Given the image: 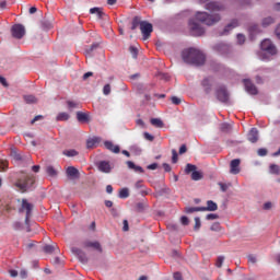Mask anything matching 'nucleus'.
<instances>
[{
	"label": "nucleus",
	"instance_id": "obj_1",
	"mask_svg": "<svg viewBox=\"0 0 280 280\" xmlns=\"http://www.w3.org/2000/svg\"><path fill=\"white\" fill-rule=\"evenodd\" d=\"M182 60L189 65L202 66L206 62V56L199 49L188 48L182 51Z\"/></svg>",
	"mask_w": 280,
	"mask_h": 280
},
{
	"label": "nucleus",
	"instance_id": "obj_26",
	"mask_svg": "<svg viewBox=\"0 0 280 280\" xmlns=\"http://www.w3.org/2000/svg\"><path fill=\"white\" fill-rule=\"evenodd\" d=\"M78 174H79V171H78L75 167L69 166V167L67 168V176H68V177H77Z\"/></svg>",
	"mask_w": 280,
	"mask_h": 280
},
{
	"label": "nucleus",
	"instance_id": "obj_55",
	"mask_svg": "<svg viewBox=\"0 0 280 280\" xmlns=\"http://www.w3.org/2000/svg\"><path fill=\"white\" fill-rule=\"evenodd\" d=\"M12 156L15 161H22V155L20 153L12 152Z\"/></svg>",
	"mask_w": 280,
	"mask_h": 280
},
{
	"label": "nucleus",
	"instance_id": "obj_46",
	"mask_svg": "<svg viewBox=\"0 0 280 280\" xmlns=\"http://www.w3.org/2000/svg\"><path fill=\"white\" fill-rule=\"evenodd\" d=\"M257 154L259 156H266L268 154V150L266 148H260L257 150Z\"/></svg>",
	"mask_w": 280,
	"mask_h": 280
},
{
	"label": "nucleus",
	"instance_id": "obj_10",
	"mask_svg": "<svg viewBox=\"0 0 280 280\" xmlns=\"http://www.w3.org/2000/svg\"><path fill=\"white\" fill-rule=\"evenodd\" d=\"M205 8L211 13L223 12L224 10H226V8L222 3L215 1L208 2Z\"/></svg>",
	"mask_w": 280,
	"mask_h": 280
},
{
	"label": "nucleus",
	"instance_id": "obj_19",
	"mask_svg": "<svg viewBox=\"0 0 280 280\" xmlns=\"http://www.w3.org/2000/svg\"><path fill=\"white\" fill-rule=\"evenodd\" d=\"M105 148L109 152H114L115 154H118L120 152V147L118 144H113V142H110V141L105 142Z\"/></svg>",
	"mask_w": 280,
	"mask_h": 280
},
{
	"label": "nucleus",
	"instance_id": "obj_28",
	"mask_svg": "<svg viewBox=\"0 0 280 280\" xmlns=\"http://www.w3.org/2000/svg\"><path fill=\"white\" fill-rule=\"evenodd\" d=\"M57 249V245H46L43 247L45 254L51 255Z\"/></svg>",
	"mask_w": 280,
	"mask_h": 280
},
{
	"label": "nucleus",
	"instance_id": "obj_12",
	"mask_svg": "<svg viewBox=\"0 0 280 280\" xmlns=\"http://www.w3.org/2000/svg\"><path fill=\"white\" fill-rule=\"evenodd\" d=\"M242 164V160L240 159H233L232 162H230V174L237 175L240 173V165Z\"/></svg>",
	"mask_w": 280,
	"mask_h": 280
},
{
	"label": "nucleus",
	"instance_id": "obj_29",
	"mask_svg": "<svg viewBox=\"0 0 280 280\" xmlns=\"http://www.w3.org/2000/svg\"><path fill=\"white\" fill-rule=\"evenodd\" d=\"M150 122H151V125L155 126L156 128L164 127V122L160 118H151Z\"/></svg>",
	"mask_w": 280,
	"mask_h": 280
},
{
	"label": "nucleus",
	"instance_id": "obj_24",
	"mask_svg": "<svg viewBox=\"0 0 280 280\" xmlns=\"http://www.w3.org/2000/svg\"><path fill=\"white\" fill-rule=\"evenodd\" d=\"M142 22L145 21H141L140 16H135L132 19L131 31H136L139 26L141 27Z\"/></svg>",
	"mask_w": 280,
	"mask_h": 280
},
{
	"label": "nucleus",
	"instance_id": "obj_43",
	"mask_svg": "<svg viewBox=\"0 0 280 280\" xmlns=\"http://www.w3.org/2000/svg\"><path fill=\"white\" fill-rule=\"evenodd\" d=\"M129 51H130L132 58L137 59V57H138V49L136 47H133V46H130L129 47Z\"/></svg>",
	"mask_w": 280,
	"mask_h": 280
},
{
	"label": "nucleus",
	"instance_id": "obj_17",
	"mask_svg": "<svg viewBox=\"0 0 280 280\" xmlns=\"http://www.w3.org/2000/svg\"><path fill=\"white\" fill-rule=\"evenodd\" d=\"M97 167H98V171H101L102 173H106V174H109L112 171L110 164L107 161L98 162Z\"/></svg>",
	"mask_w": 280,
	"mask_h": 280
},
{
	"label": "nucleus",
	"instance_id": "obj_50",
	"mask_svg": "<svg viewBox=\"0 0 280 280\" xmlns=\"http://www.w3.org/2000/svg\"><path fill=\"white\" fill-rule=\"evenodd\" d=\"M180 223L183 226H188L189 225V220L187 217H180Z\"/></svg>",
	"mask_w": 280,
	"mask_h": 280
},
{
	"label": "nucleus",
	"instance_id": "obj_63",
	"mask_svg": "<svg viewBox=\"0 0 280 280\" xmlns=\"http://www.w3.org/2000/svg\"><path fill=\"white\" fill-rule=\"evenodd\" d=\"M174 279H175V280H183L182 273H180V272H175V273H174Z\"/></svg>",
	"mask_w": 280,
	"mask_h": 280
},
{
	"label": "nucleus",
	"instance_id": "obj_6",
	"mask_svg": "<svg viewBox=\"0 0 280 280\" xmlns=\"http://www.w3.org/2000/svg\"><path fill=\"white\" fill-rule=\"evenodd\" d=\"M34 210V205L28 203V201L26 199H22L21 201V208L19 209V212H24L26 211V224L30 221V218L32 215V211Z\"/></svg>",
	"mask_w": 280,
	"mask_h": 280
},
{
	"label": "nucleus",
	"instance_id": "obj_33",
	"mask_svg": "<svg viewBox=\"0 0 280 280\" xmlns=\"http://www.w3.org/2000/svg\"><path fill=\"white\" fill-rule=\"evenodd\" d=\"M24 102H26L27 104H36L37 103V98L34 95H26L23 96Z\"/></svg>",
	"mask_w": 280,
	"mask_h": 280
},
{
	"label": "nucleus",
	"instance_id": "obj_20",
	"mask_svg": "<svg viewBox=\"0 0 280 280\" xmlns=\"http://www.w3.org/2000/svg\"><path fill=\"white\" fill-rule=\"evenodd\" d=\"M77 120L79 122H89L90 121V115L83 112L77 113Z\"/></svg>",
	"mask_w": 280,
	"mask_h": 280
},
{
	"label": "nucleus",
	"instance_id": "obj_41",
	"mask_svg": "<svg viewBox=\"0 0 280 280\" xmlns=\"http://www.w3.org/2000/svg\"><path fill=\"white\" fill-rule=\"evenodd\" d=\"M200 228H201L200 218H199V217H195V226H194V230H195V231H199Z\"/></svg>",
	"mask_w": 280,
	"mask_h": 280
},
{
	"label": "nucleus",
	"instance_id": "obj_45",
	"mask_svg": "<svg viewBox=\"0 0 280 280\" xmlns=\"http://www.w3.org/2000/svg\"><path fill=\"white\" fill-rule=\"evenodd\" d=\"M171 101H172V104L175 105V106H179L182 104V98L176 97V96H173L171 98Z\"/></svg>",
	"mask_w": 280,
	"mask_h": 280
},
{
	"label": "nucleus",
	"instance_id": "obj_9",
	"mask_svg": "<svg viewBox=\"0 0 280 280\" xmlns=\"http://www.w3.org/2000/svg\"><path fill=\"white\" fill-rule=\"evenodd\" d=\"M140 30L143 36V40H148L151 37V34L153 33V25L144 21L141 23Z\"/></svg>",
	"mask_w": 280,
	"mask_h": 280
},
{
	"label": "nucleus",
	"instance_id": "obj_57",
	"mask_svg": "<svg viewBox=\"0 0 280 280\" xmlns=\"http://www.w3.org/2000/svg\"><path fill=\"white\" fill-rule=\"evenodd\" d=\"M217 219H219L218 214L210 213V214L207 215V220H209V221L217 220Z\"/></svg>",
	"mask_w": 280,
	"mask_h": 280
},
{
	"label": "nucleus",
	"instance_id": "obj_23",
	"mask_svg": "<svg viewBox=\"0 0 280 280\" xmlns=\"http://www.w3.org/2000/svg\"><path fill=\"white\" fill-rule=\"evenodd\" d=\"M91 14H95L97 19H104L105 13L102 8L90 9Z\"/></svg>",
	"mask_w": 280,
	"mask_h": 280
},
{
	"label": "nucleus",
	"instance_id": "obj_56",
	"mask_svg": "<svg viewBox=\"0 0 280 280\" xmlns=\"http://www.w3.org/2000/svg\"><path fill=\"white\" fill-rule=\"evenodd\" d=\"M219 186L222 192H226L229 189V186L226 184L219 183Z\"/></svg>",
	"mask_w": 280,
	"mask_h": 280
},
{
	"label": "nucleus",
	"instance_id": "obj_31",
	"mask_svg": "<svg viewBox=\"0 0 280 280\" xmlns=\"http://www.w3.org/2000/svg\"><path fill=\"white\" fill-rule=\"evenodd\" d=\"M130 196V191L128 188H120V191L118 194V197H120V199H126Z\"/></svg>",
	"mask_w": 280,
	"mask_h": 280
},
{
	"label": "nucleus",
	"instance_id": "obj_3",
	"mask_svg": "<svg viewBox=\"0 0 280 280\" xmlns=\"http://www.w3.org/2000/svg\"><path fill=\"white\" fill-rule=\"evenodd\" d=\"M35 183L36 177L32 174H27L23 178L16 180L15 187H18L22 194H25Z\"/></svg>",
	"mask_w": 280,
	"mask_h": 280
},
{
	"label": "nucleus",
	"instance_id": "obj_35",
	"mask_svg": "<svg viewBox=\"0 0 280 280\" xmlns=\"http://www.w3.org/2000/svg\"><path fill=\"white\" fill-rule=\"evenodd\" d=\"M202 86L205 88L207 93L211 92V80L210 79H205L202 81Z\"/></svg>",
	"mask_w": 280,
	"mask_h": 280
},
{
	"label": "nucleus",
	"instance_id": "obj_13",
	"mask_svg": "<svg viewBox=\"0 0 280 280\" xmlns=\"http://www.w3.org/2000/svg\"><path fill=\"white\" fill-rule=\"evenodd\" d=\"M243 82H244L246 93H249L252 95L258 94V89L257 86L254 85V83H252L249 80H244Z\"/></svg>",
	"mask_w": 280,
	"mask_h": 280
},
{
	"label": "nucleus",
	"instance_id": "obj_25",
	"mask_svg": "<svg viewBox=\"0 0 280 280\" xmlns=\"http://www.w3.org/2000/svg\"><path fill=\"white\" fill-rule=\"evenodd\" d=\"M85 246L86 247H92V248L96 249L97 252L103 253V248H102L100 242H88L85 244Z\"/></svg>",
	"mask_w": 280,
	"mask_h": 280
},
{
	"label": "nucleus",
	"instance_id": "obj_42",
	"mask_svg": "<svg viewBox=\"0 0 280 280\" xmlns=\"http://www.w3.org/2000/svg\"><path fill=\"white\" fill-rule=\"evenodd\" d=\"M221 130L223 132H230L232 130V127H231V125L224 122V124L221 125Z\"/></svg>",
	"mask_w": 280,
	"mask_h": 280
},
{
	"label": "nucleus",
	"instance_id": "obj_22",
	"mask_svg": "<svg viewBox=\"0 0 280 280\" xmlns=\"http://www.w3.org/2000/svg\"><path fill=\"white\" fill-rule=\"evenodd\" d=\"M127 167H129L130 170H133L136 173H140V174H142L144 172L141 166L136 165L135 162H132V161H127Z\"/></svg>",
	"mask_w": 280,
	"mask_h": 280
},
{
	"label": "nucleus",
	"instance_id": "obj_37",
	"mask_svg": "<svg viewBox=\"0 0 280 280\" xmlns=\"http://www.w3.org/2000/svg\"><path fill=\"white\" fill-rule=\"evenodd\" d=\"M198 211H202V207H187L186 208L187 213H194V212H198Z\"/></svg>",
	"mask_w": 280,
	"mask_h": 280
},
{
	"label": "nucleus",
	"instance_id": "obj_30",
	"mask_svg": "<svg viewBox=\"0 0 280 280\" xmlns=\"http://www.w3.org/2000/svg\"><path fill=\"white\" fill-rule=\"evenodd\" d=\"M63 155L68 156V158H74L79 154V152L74 149H70V150H65L62 152Z\"/></svg>",
	"mask_w": 280,
	"mask_h": 280
},
{
	"label": "nucleus",
	"instance_id": "obj_21",
	"mask_svg": "<svg viewBox=\"0 0 280 280\" xmlns=\"http://www.w3.org/2000/svg\"><path fill=\"white\" fill-rule=\"evenodd\" d=\"M202 211H218V205L212 200L207 201V207H201Z\"/></svg>",
	"mask_w": 280,
	"mask_h": 280
},
{
	"label": "nucleus",
	"instance_id": "obj_15",
	"mask_svg": "<svg viewBox=\"0 0 280 280\" xmlns=\"http://www.w3.org/2000/svg\"><path fill=\"white\" fill-rule=\"evenodd\" d=\"M238 21L237 20H232L229 24L225 25L223 32L220 34L221 36L230 34L234 28L238 26Z\"/></svg>",
	"mask_w": 280,
	"mask_h": 280
},
{
	"label": "nucleus",
	"instance_id": "obj_11",
	"mask_svg": "<svg viewBox=\"0 0 280 280\" xmlns=\"http://www.w3.org/2000/svg\"><path fill=\"white\" fill-rule=\"evenodd\" d=\"M213 49L217 50L222 56H228L231 52V46L225 43H219L214 45Z\"/></svg>",
	"mask_w": 280,
	"mask_h": 280
},
{
	"label": "nucleus",
	"instance_id": "obj_44",
	"mask_svg": "<svg viewBox=\"0 0 280 280\" xmlns=\"http://www.w3.org/2000/svg\"><path fill=\"white\" fill-rule=\"evenodd\" d=\"M42 26L44 31H48L52 28V24L47 21L42 22Z\"/></svg>",
	"mask_w": 280,
	"mask_h": 280
},
{
	"label": "nucleus",
	"instance_id": "obj_34",
	"mask_svg": "<svg viewBox=\"0 0 280 280\" xmlns=\"http://www.w3.org/2000/svg\"><path fill=\"white\" fill-rule=\"evenodd\" d=\"M70 119V115L67 113H60L57 115V121H68Z\"/></svg>",
	"mask_w": 280,
	"mask_h": 280
},
{
	"label": "nucleus",
	"instance_id": "obj_39",
	"mask_svg": "<svg viewBox=\"0 0 280 280\" xmlns=\"http://www.w3.org/2000/svg\"><path fill=\"white\" fill-rule=\"evenodd\" d=\"M68 108L71 110L73 108H79V103L74 101H67Z\"/></svg>",
	"mask_w": 280,
	"mask_h": 280
},
{
	"label": "nucleus",
	"instance_id": "obj_53",
	"mask_svg": "<svg viewBox=\"0 0 280 280\" xmlns=\"http://www.w3.org/2000/svg\"><path fill=\"white\" fill-rule=\"evenodd\" d=\"M110 93V85L107 83V85L103 86V94L108 95Z\"/></svg>",
	"mask_w": 280,
	"mask_h": 280
},
{
	"label": "nucleus",
	"instance_id": "obj_2",
	"mask_svg": "<svg viewBox=\"0 0 280 280\" xmlns=\"http://www.w3.org/2000/svg\"><path fill=\"white\" fill-rule=\"evenodd\" d=\"M195 20L203 23L207 26H213L214 24L221 21V15L219 13L209 14V12H206V11L203 12L198 11L195 14Z\"/></svg>",
	"mask_w": 280,
	"mask_h": 280
},
{
	"label": "nucleus",
	"instance_id": "obj_18",
	"mask_svg": "<svg viewBox=\"0 0 280 280\" xmlns=\"http://www.w3.org/2000/svg\"><path fill=\"white\" fill-rule=\"evenodd\" d=\"M102 139L100 137H93L89 140H86V149H93L96 148L101 143Z\"/></svg>",
	"mask_w": 280,
	"mask_h": 280
},
{
	"label": "nucleus",
	"instance_id": "obj_4",
	"mask_svg": "<svg viewBox=\"0 0 280 280\" xmlns=\"http://www.w3.org/2000/svg\"><path fill=\"white\" fill-rule=\"evenodd\" d=\"M214 95L217 96L220 103H229L230 101V94L228 92L226 86L224 85H220Z\"/></svg>",
	"mask_w": 280,
	"mask_h": 280
},
{
	"label": "nucleus",
	"instance_id": "obj_60",
	"mask_svg": "<svg viewBox=\"0 0 280 280\" xmlns=\"http://www.w3.org/2000/svg\"><path fill=\"white\" fill-rule=\"evenodd\" d=\"M163 168L166 173H170L172 171V167L168 163H163Z\"/></svg>",
	"mask_w": 280,
	"mask_h": 280
},
{
	"label": "nucleus",
	"instance_id": "obj_16",
	"mask_svg": "<svg viewBox=\"0 0 280 280\" xmlns=\"http://www.w3.org/2000/svg\"><path fill=\"white\" fill-rule=\"evenodd\" d=\"M247 140L252 143H256L259 140V130L257 128H253L249 133H247Z\"/></svg>",
	"mask_w": 280,
	"mask_h": 280
},
{
	"label": "nucleus",
	"instance_id": "obj_27",
	"mask_svg": "<svg viewBox=\"0 0 280 280\" xmlns=\"http://www.w3.org/2000/svg\"><path fill=\"white\" fill-rule=\"evenodd\" d=\"M269 172L273 175H280V166L278 164H270Z\"/></svg>",
	"mask_w": 280,
	"mask_h": 280
},
{
	"label": "nucleus",
	"instance_id": "obj_7",
	"mask_svg": "<svg viewBox=\"0 0 280 280\" xmlns=\"http://www.w3.org/2000/svg\"><path fill=\"white\" fill-rule=\"evenodd\" d=\"M25 26L23 24H14L11 27V34L15 39H22L25 35Z\"/></svg>",
	"mask_w": 280,
	"mask_h": 280
},
{
	"label": "nucleus",
	"instance_id": "obj_40",
	"mask_svg": "<svg viewBox=\"0 0 280 280\" xmlns=\"http://www.w3.org/2000/svg\"><path fill=\"white\" fill-rule=\"evenodd\" d=\"M196 170H197V166L194 165V164H187V166H186V173L187 174H189L191 172L195 173V172H197Z\"/></svg>",
	"mask_w": 280,
	"mask_h": 280
},
{
	"label": "nucleus",
	"instance_id": "obj_62",
	"mask_svg": "<svg viewBox=\"0 0 280 280\" xmlns=\"http://www.w3.org/2000/svg\"><path fill=\"white\" fill-rule=\"evenodd\" d=\"M187 152V147L186 144H182L180 148H179V154H184Z\"/></svg>",
	"mask_w": 280,
	"mask_h": 280
},
{
	"label": "nucleus",
	"instance_id": "obj_38",
	"mask_svg": "<svg viewBox=\"0 0 280 280\" xmlns=\"http://www.w3.org/2000/svg\"><path fill=\"white\" fill-rule=\"evenodd\" d=\"M191 179L192 180H201L202 179V173H199V172H192L191 173Z\"/></svg>",
	"mask_w": 280,
	"mask_h": 280
},
{
	"label": "nucleus",
	"instance_id": "obj_61",
	"mask_svg": "<svg viewBox=\"0 0 280 280\" xmlns=\"http://www.w3.org/2000/svg\"><path fill=\"white\" fill-rule=\"evenodd\" d=\"M275 34H276V37L278 39H280V24L277 25L276 30H275Z\"/></svg>",
	"mask_w": 280,
	"mask_h": 280
},
{
	"label": "nucleus",
	"instance_id": "obj_58",
	"mask_svg": "<svg viewBox=\"0 0 280 280\" xmlns=\"http://www.w3.org/2000/svg\"><path fill=\"white\" fill-rule=\"evenodd\" d=\"M0 83L4 86V88H8L9 86V83L7 82V79L4 77H1L0 75Z\"/></svg>",
	"mask_w": 280,
	"mask_h": 280
},
{
	"label": "nucleus",
	"instance_id": "obj_48",
	"mask_svg": "<svg viewBox=\"0 0 280 280\" xmlns=\"http://www.w3.org/2000/svg\"><path fill=\"white\" fill-rule=\"evenodd\" d=\"M245 40H246L245 35H243V34L237 35V42L240 45H244Z\"/></svg>",
	"mask_w": 280,
	"mask_h": 280
},
{
	"label": "nucleus",
	"instance_id": "obj_14",
	"mask_svg": "<svg viewBox=\"0 0 280 280\" xmlns=\"http://www.w3.org/2000/svg\"><path fill=\"white\" fill-rule=\"evenodd\" d=\"M71 252H72V254H74V255L78 256L79 260H80L82 264H86V262H88L86 254H85L82 249H80V248H78V247H72V248H71Z\"/></svg>",
	"mask_w": 280,
	"mask_h": 280
},
{
	"label": "nucleus",
	"instance_id": "obj_49",
	"mask_svg": "<svg viewBox=\"0 0 280 280\" xmlns=\"http://www.w3.org/2000/svg\"><path fill=\"white\" fill-rule=\"evenodd\" d=\"M8 168V162L1 161L0 162V172H5Z\"/></svg>",
	"mask_w": 280,
	"mask_h": 280
},
{
	"label": "nucleus",
	"instance_id": "obj_32",
	"mask_svg": "<svg viewBox=\"0 0 280 280\" xmlns=\"http://www.w3.org/2000/svg\"><path fill=\"white\" fill-rule=\"evenodd\" d=\"M275 23V19H272L271 16H268L266 19H262L261 21V26L262 27H268L269 25Z\"/></svg>",
	"mask_w": 280,
	"mask_h": 280
},
{
	"label": "nucleus",
	"instance_id": "obj_8",
	"mask_svg": "<svg viewBox=\"0 0 280 280\" xmlns=\"http://www.w3.org/2000/svg\"><path fill=\"white\" fill-rule=\"evenodd\" d=\"M260 49L267 51L269 55L275 56L277 54L276 46L270 39H264L260 43Z\"/></svg>",
	"mask_w": 280,
	"mask_h": 280
},
{
	"label": "nucleus",
	"instance_id": "obj_36",
	"mask_svg": "<svg viewBox=\"0 0 280 280\" xmlns=\"http://www.w3.org/2000/svg\"><path fill=\"white\" fill-rule=\"evenodd\" d=\"M46 173L48 174V176L50 177H56L58 172L55 170L54 166H47L46 167Z\"/></svg>",
	"mask_w": 280,
	"mask_h": 280
},
{
	"label": "nucleus",
	"instance_id": "obj_51",
	"mask_svg": "<svg viewBox=\"0 0 280 280\" xmlns=\"http://www.w3.org/2000/svg\"><path fill=\"white\" fill-rule=\"evenodd\" d=\"M272 208L271 201H267L265 205H262V210L269 211Z\"/></svg>",
	"mask_w": 280,
	"mask_h": 280
},
{
	"label": "nucleus",
	"instance_id": "obj_59",
	"mask_svg": "<svg viewBox=\"0 0 280 280\" xmlns=\"http://www.w3.org/2000/svg\"><path fill=\"white\" fill-rule=\"evenodd\" d=\"M144 139H147V140L152 142L154 140V137L151 133H149V132H144Z\"/></svg>",
	"mask_w": 280,
	"mask_h": 280
},
{
	"label": "nucleus",
	"instance_id": "obj_64",
	"mask_svg": "<svg viewBox=\"0 0 280 280\" xmlns=\"http://www.w3.org/2000/svg\"><path fill=\"white\" fill-rule=\"evenodd\" d=\"M122 230H124L125 232H127V231L129 230L128 221H127V220H124V228H122Z\"/></svg>",
	"mask_w": 280,
	"mask_h": 280
},
{
	"label": "nucleus",
	"instance_id": "obj_52",
	"mask_svg": "<svg viewBox=\"0 0 280 280\" xmlns=\"http://www.w3.org/2000/svg\"><path fill=\"white\" fill-rule=\"evenodd\" d=\"M223 261H224V257L223 256H219L215 266L218 268H221L222 265H223Z\"/></svg>",
	"mask_w": 280,
	"mask_h": 280
},
{
	"label": "nucleus",
	"instance_id": "obj_54",
	"mask_svg": "<svg viewBox=\"0 0 280 280\" xmlns=\"http://www.w3.org/2000/svg\"><path fill=\"white\" fill-rule=\"evenodd\" d=\"M42 119H44V116H43V115H36V116L33 118V120L31 121V124L34 125V122L39 121V120H42Z\"/></svg>",
	"mask_w": 280,
	"mask_h": 280
},
{
	"label": "nucleus",
	"instance_id": "obj_47",
	"mask_svg": "<svg viewBox=\"0 0 280 280\" xmlns=\"http://www.w3.org/2000/svg\"><path fill=\"white\" fill-rule=\"evenodd\" d=\"M172 154H173V158H172L173 164L178 163V153L175 150H172Z\"/></svg>",
	"mask_w": 280,
	"mask_h": 280
},
{
	"label": "nucleus",
	"instance_id": "obj_5",
	"mask_svg": "<svg viewBox=\"0 0 280 280\" xmlns=\"http://www.w3.org/2000/svg\"><path fill=\"white\" fill-rule=\"evenodd\" d=\"M189 31L192 36H202L205 34V28L196 20L189 21Z\"/></svg>",
	"mask_w": 280,
	"mask_h": 280
}]
</instances>
